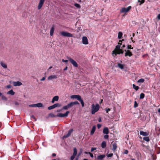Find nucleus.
Returning a JSON list of instances; mask_svg holds the SVG:
<instances>
[{
  "label": "nucleus",
  "mask_w": 160,
  "mask_h": 160,
  "mask_svg": "<svg viewBox=\"0 0 160 160\" xmlns=\"http://www.w3.org/2000/svg\"><path fill=\"white\" fill-rule=\"evenodd\" d=\"M122 41L119 40L118 45L116 46L114 50L112 51V54L113 57H115L117 54L123 53V51L122 49H120L121 45L122 44Z\"/></svg>",
  "instance_id": "1"
},
{
  "label": "nucleus",
  "mask_w": 160,
  "mask_h": 160,
  "mask_svg": "<svg viewBox=\"0 0 160 160\" xmlns=\"http://www.w3.org/2000/svg\"><path fill=\"white\" fill-rule=\"evenodd\" d=\"M79 103L77 101L74 102H71L67 105L63 106L61 109V110H68V108H71L72 106L75 105H79Z\"/></svg>",
  "instance_id": "2"
},
{
  "label": "nucleus",
  "mask_w": 160,
  "mask_h": 160,
  "mask_svg": "<svg viewBox=\"0 0 160 160\" xmlns=\"http://www.w3.org/2000/svg\"><path fill=\"white\" fill-rule=\"evenodd\" d=\"M100 108V106L98 104H96L95 105L93 104L92 105L91 112L92 114H94L97 112Z\"/></svg>",
  "instance_id": "3"
},
{
  "label": "nucleus",
  "mask_w": 160,
  "mask_h": 160,
  "mask_svg": "<svg viewBox=\"0 0 160 160\" xmlns=\"http://www.w3.org/2000/svg\"><path fill=\"white\" fill-rule=\"evenodd\" d=\"M60 35L63 37H73V35L68 32L65 31H61L59 33Z\"/></svg>",
  "instance_id": "4"
},
{
  "label": "nucleus",
  "mask_w": 160,
  "mask_h": 160,
  "mask_svg": "<svg viewBox=\"0 0 160 160\" xmlns=\"http://www.w3.org/2000/svg\"><path fill=\"white\" fill-rule=\"evenodd\" d=\"M67 58L68 59L73 66L75 67H78V64L76 61L70 57H67Z\"/></svg>",
  "instance_id": "5"
},
{
  "label": "nucleus",
  "mask_w": 160,
  "mask_h": 160,
  "mask_svg": "<svg viewBox=\"0 0 160 160\" xmlns=\"http://www.w3.org/2000/svg\"><path fill=\"white\" fill-rule=\"evenodd\" d=\"M131 8V7L128 6L127 8H123L120 10V12L122 13H127L128 12Z\"/></svg>",
  "instance_id": "6"
},
{
  "label": "nucleus",
  "mask_w": 160,
  "mask_h": 160,
  "mask_svg": "<svg viewBox=\"0 0 160 160\" xmlns=\"http://www.w3.org/2000/svg\"><path fill=\"white\" fill-rule=\"evenodd\" d=\"M70 112L69 111H67L64 114L62 113H58L56 115V116L58 117H67L68 114Z\"/></svg>",
  "instance_id": "7"
},
{
  "label": "nucleus",
  "mask_w": 160,
  "mask_h": 160,
  "mask_svg": "<svg viewBox=\"0 0 160 160\" xmlns=\"http://www.w3.org/2000/svg\"><path fill=\"white\" fill-rule=\"evenodd\" d=\"M61 106V105L58 103H55L53 105L50 106L48 108V109L51 110L55 108L56 107H59Z\"/></svg>",
  "instance_id": "8"
},
{
  "label": "nucleus",
  "mask_w": 160,
  "mask_h": 160,
  "mask_svg": "<svg viewBox=\"0 0 160 160\" xmlns=\"http://www.w3.org/2000/svg\"><path fill=\"white\" fill-rule=\"evenodd\" d=\"M82 43L84 45H87L88 44V39L86 36H83L82 37Z\"/></svg>",
  "instance_id": "9"
},
{
  "label": "nucleus",
  "mask_w": 160,
  "mask_h": 160,
  "mask_svg": "<svg viewBox=\"0 0 160 160\" xmlns=\"http://www.w3.org/2000/svg\"><path fill=\"white\" fill-rule=\"evenodd\" d=\"M45 0H40L38 6V10L41 9L43 6Z\"/></svg>",
  "instance_id": "10"
},
{
  "label": "nucleus",
  "mask_w": 160,
  "mask_h": 160,
  "mask_svg": "<svg viewBox=\"0 0 160 160\" xmlns=\"http://www.w3.org/2000/svg\"><path fill=\"white\" fill-rule=\"evenodd\" d=\"M105 157V155H102L98 156L97 157H95V158L97 160H104L103 158Z\"/></svg>",
  "instance_id": "11"
},
{
  "label": "nucleus",
  "mask_w": 160,
  "mask_h": 160,
  "mask_svg": "<svg viewBox=\"0 0 160 160\" xmlns=\"http://www.w3.org/2000/svg\"><path fill=\"white\" fill-rule=\"evenodd\" d=\"M1 66L4 69H6L7 68V64L4 62L1 61L0 62Z\"/></svg>",
  "instance_id": "12"
},
{
  "label": "nucleus",
  "mask_w": 160,
  "mask_h": 160,
  "mask_svg": "<svg viewBox=\"0 0 160 160\" xmlns=\"http://www.w3.org/2000/svg\"><path fill=\"white\" fill-rule=\"evenodd\" d=\"M13 84L14 86H20L22 84V82L19 81L14 82H13Z\"/></svg>",
  "instance_id": "13"
},
{
  "label": "nucleus",
  "mask_w": 160,
  "mask_h": 160,
  "mask_svg": "<svg viewBox=\"0 0 160 160\" xmlns=\"http://www.w3.org/2000/svg\"><path fill=\"white\" fill-rule=\"evenodd\" d=\"M140 134L143 136H147L149 135V132H144L142 131H140Z\"/></svg>",
  "instance_id": "14"
},
{
  "label": "nucleus",
  "mask_w": 160,
  "mask_h": 160,
  "mask_svg": "<svg viewBox=\"0 0 160 160\" xmlns=\"http://www.w3.org/2000/svg\"><path fill=\"white\" fill-rule=\"evenodd\" d=\"M125 51H126L125 55V56H128L129 57H130L132 55V52L130 51V50H128Z\"/></svg>",
  "instance_id": "15"
},
{
  "label": "nucleus",
  "mask_w": 160,
  "mask_h": 160,
  "mask_svg": "<svg viewBox=\"0 0 160 160\" xmlns=\"http://www.w3.org/2000/svg\"><path fill=\"white\" fill-rule=\"evenodd\" d=\"M57 77L55 75H51L48 77V80H52L54 79L57 78Z\"/></svg>",
  "instance_id": "16"
},
{
  "label": "nucleus",
  "mask_w": 160,
  "mask_h": 160,
  "mask_svg": "<svg viewBox=\"0 0 160 160\" xmlns=\"http://www.w3.org/2000/svg\"><path fill=\"white\" fill-rule=\"evenodd\" d=\"M81 97L80 95H72L71 96V98L72 99H77L78 100L79 99L80 97Z\"/></svg>",
  "instance_id": "17"
},
{
  "label": "nucleus",
  "mask_w": 160,
  "mask_h": 160,
  "mask_svg": "<svg viewBox=\"0 0 160 160\" xmlns=\"http://www.w3.org/2000/svg\"><path fill=\"white\" fill-rule=\"evenodd\" d=\"M155 149L157 154L160 153V147H158L157 145H155Z\"/></svg>",
  "instance_id": "18"
},
{
  "label": "nucleus",
  "mask_w": 160,
  "mask_h": 160,
  "mask_svg": "<svg viewBox=\"0 0 160 160\" xmlns=\"http://www.w3.org/2000/svg\"><path fill=\"white\" fill-rule=\"evenodd\" d=\"M59 97L58 96H56L53 97L52 98V102L53 103L55 101H57L58 100Z\"/></svg>",
  "instance_id": "19"
},
{
  "label": "nucleus",
  "mask_w": 160,
  "mask_h": 160,
  "mask_svg": "<svg viewBox=\"0 0 160 160\" xmlns=\"http://www.w3.org/2000/svg\"><path fill=\"white\" fill-rule=\"evenodd\" d=\"M103 133L104 134H108L109 133V130L108 128L105 127L103 128Z\"/></svg>",
  "instance_id": "20"
},
{
  "label": "nucleus",
  "mask_w": 160,
  "mask_h": 160,
  "mask_svg": "<svg viewBox=\"0 0 160 160\" xmlns=\"http://www.w3.org/2000/svg\"><path fill=\"white\" fill-rule=\"evenodd\" d=\"M96 129V127L95 126H93L92 128V129L91 130V131L90 132V135H92L93 134L95 130Z\"/></svg>",
  "instance_id": "21"
},
{
  "label": "nucleus",
  "mask_w": 160,
  "mask_h": 160,
  "mask_svg": "<svg viewBox=\"0 0 160 160\" xmlns=\"http://www.w3.org/2000/svg\"><path fill=\"white\" fill-rule=\"evenodd\" d=\"M112 146L113 148L112 149V150L113 151H115L117 148V144L116 142H114L112 144Z\"/></svg>",
  "instance_id": "22"
},
{
  "label": "nucleus",
  "mask_w": 160,
  "mask_h": 160,
  "mask_svg": "<svg viewBox=\"0 0 160 160\" xmlns=\"http://www.w3.org/2000/svg\"><path fill=\"white\" fill-rule=\"evenodd\" d=\"M81 103V104L82 105V106L83 107L84 106V102L82 99L81 98V97H80V98H79L78 100Z\"/></svg>",
  "instance_id": "23"
},
{
  "label": "nucleus",
  "mask_w": 160,
  "mask_h": 160,
  "mask_svg": "<svg viewBox=\"0 0 160 160\" xmlns=\"http://www.w3.org/2000/svg\"><path fill=\"white\" fill-rule=\"evenodd\" d=\"M81 103V104L82 105V106L83 107L84 106V102L82 99L81 98V97H80V98H79L78 100Z\"/></svg>",
  "instance_id": "24"
},
{
  "label": "nucleus",
  "mask_w": 160,
  "mask_h": 160,
  "mask_svg": "<svg viewBox=\"0 0 160 160\" xmlns=\"http://www.w3.org/2000/svg\"><path fill=\"white\" fill-rule=\"evenodd\" d=\"M106 146V143L105 141H103L101 143V147L102 148H105Z\"/></svg>",
  "instance_id": "25"
},
{
  "label": "nucleus",
  "mask_w": 160,
  "mask_h": 160,
  "mask_svg": "<svg viewBox=\"0 0 160 160\" xmlns=\"http://www.w3.org/2000/svg\"><path fill=\"white\" fill-rule=\"evenodd\" d=\"M8 94H11V95H14L15 94L14 92L12 90H11L8 92L7 93Z\"/></svg>",
  "instance_id": "26"
},
{
  "label": "nucleus",
  "mask_w": 160,
  "mask_h": 160,
  "mask_svg": "<svg viewBox=\"0 0 160 160\" xmlns=\"http://www.w3.org/2000/svg\"><path fill=\"white\" fill-rule=\"evenodd\" d=\"M54 28V27H52L50 31V35L52 36L53 34Z\"/></svg>",
  "instance_id": "27"
},
{
  "label": "nucleus",
  "mask_w": 160,
  "mask_h": 160,
  "mask_svg": "<svg viewBox=\"0 0 160 160\" xmlns=\"http://www.w3.org/2000/svg\"><path fill=\"white\" fill-rule=\"evenodd\" d=\"M133 88L136 91H138L139 88L138 86H136L134 84H132Z\"/></svg>",
  "instance_id": "28"
},
{
  "label": "nucleus",
  "mask_w": 160,
  "mask_h": 160,
  "mask_svg": "<svg viewBox=\"0 0 160 160\" xmlns=\"http://www.w3.org/2000/svg\"><path fill=\"white\" fill-rule=\"evenodd\" d=\"M145 81V80L143 78H140L137 81L138 83H142L143 82Z\"/></svg>",
  "instance_id": "29"
},
{
  "label": "nucleus",
  "mask_w": 160,
  "mask_h": 160,
  "mask_svg": "<svg viewBox=\"0 0 160 160\" xmlns=\"http://www.w3.org/2000/svg\"><path fill=\"white\" fill-rule=\"evenodd\" d=\"M69 61V60L68 59L67 60L64 59H62V62L64 63L65 64H68Z\"/></svg>",
  "instance_id": "30"
},
{
  "label": "nucleus",
  "mask_w": 160,
  "mask_h": 160,
  "mask_svg": "<svg viewBox=\"0 0 160 160\" xmlns=\"http://www.w3.org/2000/svg\"><path fill=\"white\" fill-rule=\"evenodd\" d=\"M77 153V149L76 148H73V155L76 156Z\"/></svg>",
  "instance_id": "31"
},
{
  "label": "nucleus",
  "mask_w": 160,
  "mask_h": 160,
  "mask_svg": "<svg viewBox=\"0 0 160 160\" xmlns=\"http://www.w3.org/2000/svg\"><path fill=\"white\" fill-rule=\"evenodd\" d=\"M36 107L40 108L42 107L43 106L42 104L41 103H39L37 104H36Z\"/></svg>",
  "instance_id": "32"
},
{
  "label": "nucleus",
  "mask_w": 160,
  "mask_h": 160,
  "mask_svg": "<svg viewBox=\"0 0 160 160\" xmlns=\"http://www.w3.org/2000/svg\"><path fill=\"white\" fill-rule=\"evenodd\" d=\"M143 140H145V141L148 142L150 141V139L148 137H144L143 138Z\"/></svg>",
  "instance_id": "33"
},
{
  "label": "nucleus",
  "mask_w": 160,
  "mask_h": 160,
  "mask_svg": "<svg viewBox=\"0 0 160 160\" xmlns=\"http://www.w3.org/2000/svg\"><path fill=\"white\" fill-rule=\"evenodd\" d=\"M122 33L120 32H119L118 33V38L119 39H120L122 38Z\"/></svg>",
  "instance_id": "34"
},
{
  "label": "nucleus",
  "mask_w": 160,
  "mask_h": 160,
  "mask_svg": "<svg viewBox=\"0 0 160 160\" xmlns=\"http://www.w3.org/2000/svg\"><path fill=\"white\" fill-rule=\"evenodd\" d=\"M145 97V94L143 93H141L140 94V99H142L143 98Z\"/></svg>",
  "instance_id": "35"
},
{
  "label": "nucleus",
  "mask_w": 160,
  "mask_h": 160,
  "mask_svg": "<svg viewBox=\"0 0 160 160\" xmlns=\"http://www.w3.org/2000/svg\"><path fill=\"white\" fill-rule=\"evenodd\" d=\"M118 66L119 68L121 69H122L123 68L124 66L122 64H121L120 63H118Z\"/></svg>",
  "instance_id": "36"
},
{
  "label": "nucleus",
  "mask_w": 160,
  "mask_h": 160,
  "mask_svg": "<svg viewBox=\"0 0 160 160\" xmlns=\"http://www.w3.org/2000/svg\"><path fill=\"white\" fill-rule=\"evenodd\" d=\"M2 100L6 101L7 100V98L4 95H2Z\"/></svg>",
  "instance_id": "37"
},
{
  "label": "nucleus",
  "mask_w": 160,
  "mask_h": 160,
  "mask_svg": "<svg viewBox=\"0 0 160 160\" xmlns=\"http://www.w3.org/2000/svg\"><path fill=\"white\" fill-rule=\"evenodd\" d=\"M73 129H70V130H69L68 133L70 136V135H71V134L73 132Z\"/></svg>",
  "instance_id": "38"
},
{
  "label": "nucleus",
  "mask_w": 160,
  "mask_h": 160,
  "mask_svg": "<svg viewBox=\"0 0 160 160\" xmlns=\"http://www.w3.org/2000/svg\"><path fill=\"white\" fill-rule=\"evenodd\" d=\"M49 116L51 117L52 118L55 117L56 116V115H55L52 113H50L49 114Z\"/></svg>",
  "instance_id": "39"
},
{
  "label": "nucleus",
  "mask_w": 160,
  "mask_h": 160,
  "mask_svg": "<svg viewBox=\"0 0 160 160\" xmlns=\"http://www.w3.org/2000/svg\"><path fill=\"white\" fill-rule=\"evenodd\" d=\"M138 106V103H137V102L136 101H135L134 102V108H136Z\"/></svg>",
  "instance_id": "40"
},
{
  "label": "nucleus",
  "mask_w": 160,
  "mask_h": 160,
  "mask_svg": "<svg viewBox=\"0 0 160 160\" xmlns=\"http://www.w3.org/2000/svg\"><path fill=\"white\" fill-rule=\"evenodd\" d=\"M138 2H140V3L139 4V5H140L144 3L145 1L144 0H142L141 1H140V0H138Z\"/></svg>",
  "instance_id": "41"
},
{
  "label": "nucleus",
  "mask_w": 160,
  "mask_h": 160,
  "mask_svg": "<svg viewBox=\"0 0 160 160\" xmlns=\"http://www.w3.org/2000/svg\"><path fill=\"white\" fill-rule=\"evenodd\" d=\"M69 135L67 133L66 135H65L63 137V138H67L69 136Z\"/></svg>",
  "instance_id": "42"
},
{
  "label": "nucleus",
  "mask_w": 160,
  "mask_h": 160,
  "mask_svg": "<svg viewBox=\"0 0 160 160\" xmlns=\"http://www.w3.org/2000/svg\"><path fill=\"white\" fill-rule=\"evenodd\" d=\"M76 156L74 155H72V156L71 157V158H70V160H73V159H74V158H75V157Z\"/></svg>",
  "instance_id": "43"
},
{
  "label": "nucleus",
  "mask_w": 160,
  "mask_h": 160,
  "mask_svg": "<svg viewBox=\"0 0 160 160\" xmlns=\"http://www.w3.org/2000/svg\"><path fill=\"white\" fill-rule=\"evenodd\" d=\"M108 137H109V136H108V135H107V134L105 135L104 136V138L105 139H108Z\"/></svg>",
  "instance_id": "44"
},
{
  "label": "nucleus",
  "mask_w": 160,
  "mask_h": 160,
  "mask_svg": "<svg viewBox=\"0 0 160 160\" xmlns=\"http://www.w3.org/2000/svg\"><path fill=\"white\" fill-rule=\"evenodd\" d=\"M74 5L75 7L78 8H79L80 7V5L78 4L75 3V4Z\"/></svg>",
  "instance_id": "45"
},
{
  "label": "nucleus",
  "mask_w": 160,
  "mask_h": 160,
  "mask_svg": "<svg viewBox=\"0 0 160 160\" xmlns=\"http://www.w3.org/2000/svg\"><path fill=\"white\" fill-rule=\"evenodd\" d=\"M113 155V153H109L108 155V157H112Z\"/></svg>",
  "instance_id": "46"
},
{
  "label": "nucleus",
  "mask_w": 160,
  "mask_h": 160,
  "mask_svg": "<svg viewBox=\"0 0 160 160\" xmlns=\"http://www.w3.org/2000/svg\"><path fill=\"white\" fill-rule=\"evenodd\" d=\"M96 148H92L91 150V152H93L94 150H96Z\"/></svg>",
  "instance_id": "47"
},
{
  "label": "nucleus",
  "mask_w": 160,
  "mask_h": 160,
  "mask_svg": "<svg viewBox=\"0 0 160 160\" xmlns=\"http://www.w3.org/2000/svg\"><path fill=\"white\" fill-rule=\"evenodd\" d=\"M29 107H36V104H33L29 105Z\"/></svg>",
  "instance_id": "48"
},
{
  "label": "nucleus",
  "mask_w": 160,
  "mask_h": 160,
  "mask_svg": "<svg viewBox=\"0 0 160 160\" xmlns=\"http://www.w3.org/2000/svg\"><path fill=\"white\" fill-rule=\"evenodd\" d=\"M128 49H133V48L132 47H131V45H128Z\"/></svg>",
  "instance_id": "49"
},
{
  "label": "nucleus",
  "mask_w": 160,
  "mask_h": 160,
  "mask_svg": "<svg viewBox=\"0 0 160 160\" xmlns=\"http://www.w3.org/2000/svg\"><path fill=\"white\" fill-rule=\"evenodd\" d=\"M128 151L127 150H125L123 153L125 154H128Z\"/></svg>",
  "instance_id": "50"
},
{
  "label": "nucleus",
  "mask_w": 160,
  "mask_h": 160,
  "mask_svg": "<svg viewBox=\"0 0 160 160\" xmlns=\"http://www.w3.org/2000/svg\"><path fill=\"white\" fill-rule=\"evenodd\" d=\"M31 118H32L34 119V120H35V121H36V118H35V116L34 115H32L31 116Z\"/></svg>",
  "instance_id": "51"
},
{
  "label": "nucleus",
  "mask_w": 160,
  "mask_h": 160,
  "mask_svg": "<svg viewBox=\"0 0 160 160\" xmlns=\"http://www.w3.org/2000/svg\"><path fill=\"white\" fill-rule=\"evenodd\" d=\"M88 154L90 155V156L91 157V158H93V154L90 152H88Z\"/></svg>",
  "instance_id": "52"
},
{
  "label": "nucleus",
  "mask_w": 160,
  "mask_h": 160,
  "mask_svg": "<svg viewBox=\"0 0 160 160\" xmlns=\"http://www.w3.org/2000/svg\"><path fill=\"white\" fill-rule=\"evenodd\" d=\"M105 109H106V112L107 113H108V112L109 111H110V108H107H107H106Z\"/></svg>",
  "instance_id": "53"
},
{
  "label": "nucleus",
  "mask_w": 160,
  "mask_h": 160,
  "mask_svg": "<svg viewBox=\"0 0 160 160\" xmlns=\"http://www.w3.org/2000/svg\"><path fill=\"white\" fill-rule=\"evenodd\" d=\"M101 124H97V127H98V129L100 128L101 127Z\"/></svg>",
  "instance_id": "54"
},
{
  "label": "nucleus",
  "mask_w": 160,
  "mask_h": 160,
  "mask_svg": "<svg viewBox=\"0 0 160 160\" xmlns=\"http://www.w3.org/2000/svg\"><path fill=\"white\" fill-rule=\"evenodd\" d=\"M45 77H43L42 79H41V80H40V81H44L45 80Z\"/></svg>",
  "instance_id": "55"
},
{
  "label": "nucleus",
  "mask_w": 160,
  "mask_h": 160,
  "mask_svg": "<svg viewBox=\"0 0 160 160\" xmlns=\"http://www.w3.org/2000/svg\"><path fill=\"white\" fill-rule=\"evenodd\" d=\"M14 104L16 105H19V103L17 102H15Z\"/></svg>",
  "instance_id": "56"
},
{
  "label": "nucleus",
  "mask_w": 160,
  "mask_h": 160,
  "mask_svg": "<svg viewBox=\"0 0 160 160\" xmlns=\"http://www.w3.org/2000/svg\"><path fill=\"white\" fill-rule=\"evenodd\" d=\"M7 87L8 88H9L11 87V86L10 85H8L7 86Z\"/></svg>",
  "instance_id": "57"
},
{
  "label": "nucleus",
  "mask_w": 160,
  "mask_h": 160,
  "mask_svg": "<svg viewBox=\"0 0 160 160\" xmlns=\"http://www.w3.org/2000/svg\"><path fill=\"white\" fill-rule=\"evenodd\" d=\"M98 121L99 122H100L101 121V118H99L98 119Z\"/></svg>",
  "instance_id": "58"
},
{
  "label": "nucleus",
  "mask_w": 160,
  "mask_h": 160,
  "mask_svg": "<svg viewBox=\"0 0 160 160\" xmlns=\"http://www.w3.org/2000/svg\"><path fill=\"white\" fill-rule=\"evenodd\" d=\"M158 19H160V14H159L158 15Z\"/></svg>",
  "instance_id": "59"
},
{
  "label": "nucleus",
  "mask_w": 160,
  "mask_h": 160,
  "mask_svg": "<svg viewBox=\"0 0 160 160\" xmlns=\"http://www.w3.org/2000/svg\"><path fill=\"white\" fill-rule=\"evenodd\" d=\"M56 156V154L55 153H53L52 154V156H53V157H54V156Z\"/></svg>",
  "instance_id": "60"
},
{
  "label": "nucleus",
  "mask_w": 160,
  "mask_h": 160,
  "mask_svg": "<svg viewBox=\"0 0 160 160\" xmlns=\"http://www.w3.org/2000/svg\"><path fill=\"white\" fill-rule=\"evenodd\" d=\"M125 47V45L124 44L123 45L122 47L121 48H120V49H122V50L123 48L124 47Z\"/></svg>",
  "instance_id": "61"
},
{
  "label": "nucleus",
  "mask_w": 160,
  "mask_h": 160,
  "mask_svg": "<svg viewBox=\"0 0 160 160\" xmlns=\"http://www.w3.org/2000/svg\"><path fill=\"white\" fill-rule=\"evenodd\" d=\"M62 110H61V109H60V110H57V112H61V111H62Z\"/></svg>",
  "instance_id": "62"
},
{
  "label": "nucleus",
  "mask_w": 160,
  "mask_h": 160,
  "mask_svg": "<svg viewBox=\"0 0 160 160\" xmlns=\"http://www.w3.org/2000/svg\"><path fill=\"white\" fill-rule=\"evenodd\" d=\"M67 68H68L67 67H65V68L64 70H66L67 69Z\"/></svg>",
  "instance_id": "63"
},
{
  "label": "nucleus",
  "mask_w": 160,
  "mask_h": 160,
  "mask_svg": "<svg viewBox=\"0 0 160 160\" xmlns=\"http://www.w3.org/2000/svg\"><path fill=\"white\" fill-rule=\"evenodd\" d=\"M131 40L132 41V42H134V41H133V40H132V38H131Z\"/></svg>",
  "instance_id": "64"
}]
</instances>
